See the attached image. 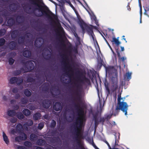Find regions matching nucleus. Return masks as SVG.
I'll return each mask as SVG.
<instances>
[{
  "label": "nucleus",
  "instance_id": "nucleus-50",
  "mask_svg": "<svg viewBox=\"0 0 149 149\" xmlns=\"http://www.w3.org/2000/svg\"><path fill=\"white\" fill-rule=\"evenodd\" d=\"M36 137V135L34 134H32L30 136V139L31 140H33Z\"/></svg>",
  "mask_w": 149,
  "mask_h": 149
},
{
  "label": "nucleus",
  "instance_id": "nucleus-1",
  "mask_svg": "<svg viewBox=\"0 0 149 149\" xmlns=\"http://www.w3.org/2000/svg\"><path fill=\"white\" fill-rule=\"evenodd\" d=\"M29 0L32 4L38 7V8H35L32 12L36 16L40 17L44 16L51 22H53L54 19H56L57 18L55 15L51 11H49V14L47 11L43 9V6L38 3L37 0Z\"/></svg>",
  "mask_w": 149,
  "mask_h": 149
},
{
  "label": "nucleus",
  "instance_id": "nucleus-46",
  "mask_svg": "<svg viewBox=\"0 0 149 149\" xmlns=\"http://www.w3.org/2000/svg\"><path fill=\"white\" fill-rule=\"evenodd\" d=\"M49 90V86L46 85H44L42 87V91L45 92Z\"/></svg>",
  "mask_w": 149,
  "mask_h": 149
},
{
  "label": "nucleus",
  "instance_id": "nucleus-17",
  "mask_svg": "<svg viewBox=\"0 0 149 149\" xmlns=\"http://www.w3.org/2000/svg\"><path fill=\"white\" fill-rule=\"evenodd\" d=\"M19 34V31L18 30H15L13 31L11 34V38L15 40Z\"/></svg>",
  "mask_w": 149,
  "mask_h": 149
},
{
  "label": "nucleus",
  "instance_id": "nucleus-19",
  "mask_svg": "<svg viewBox=\"0 0 149 149\" xmlns=\"http://www.w3.org/2000/svg\"><path fill=\"white\" fill-rule=\"evenodd\" d=\"M23 55L25 57L31 58V53L30 51L26 50L23 52Z\"/></svg>",
  "mask_w": 149,
  "mask_h": 149
},
{
  "label": "nucleus",
  "instance_id": "nucleus-49",
  "mask_svg": "<svg viewBox=\"0 0 149 149\" xmlns=\"http://www.w3.org/2000/svg\"><path fill=\"white\" fill-rule=\"evenodd\" d=\"M21 70H16L14 72L15 75H18L20 74L21 73V71L23 69L22 68H21Z\"/></svg>",
  "mask_w": 149,
  "mask_h": 149
},
{
  "label": "nucleus",
  "instance_id": "nucleus-61",
  "mask_svg": "<svg viewBox=\"0 0 149 149\" xmlns=\"http://www.w3.org/2000/svg\"><path fill=\"white\" fill-rule=\"evenodd\" d=\"M118 144L117 143H116V139L115 145L114 146V147L113 148V149H119L118 148H115V147L116 146H118Z\"/></svg>",
  "mask_w": 149,
  "mask_h": 149
},
{
  "label": "nucleus",
  "instance_id": "nucleus-63",
  "mask_svg": "<svg viewBox=\"0 0 149 149\" xmlns=\"http://www.w3.org/2000/svg\"><path fill=\"white\" fill-rule=\"evenodd\" d=\"M17 149H26V148L23 146H19L17 147Z\"/></svg>",
  "mask_w": 149,
  "mask_h": 149
},
{
  "label": "nucleus",
  "instance_id": "nucleus-48",
  "mask_svg": "<svg viewBox=\"0 0 149 149\" xmlns=\"http://www.w3.org/2000/svg\"><path fill=\"white\" fill-rule=\"evenodd\" d=\"M103 61L102 60L100 61H99L97 63V67L99 69H100L103 65Z\"/></svg>",
  "mask_w": 149,
  "mask_h": 149
},
{
  "label": "nucleus",
  "instance_id": "nucleus-34",
  "mask_svg": "<svg viewBox=\"0 0 149 149\" xmlns=\"http://www.w3.org/2000/svg\"><path fill=\"white\" fill-rule=\"evenodd\" d=\"M23 114L26 116H29L30 115L31 113L30 111L27 109H25L22 111Z\"/></svg>",
  "mask_w": 149,
  "mask_h": 149
},
{
  "label": "nucleus",
  "instance_id": "nucleus-39",
  "mask_svg": "<svg viewBox=\"0 0 149 149\" xmlns=\"http://www.w3.org/2000/svg\"><path fill=\"white\" fill-rule=\"evenodd\" d=\"M105 86L106 88V92L107 95L108 96L110 94V90L108 85H106V84H105Z\"/></svg>",
  "mask_w": 149,
  "mask_h": 149
},
{
  "label": "nucleus",
  "instance_id": "nucleus-41",
  "mask_svg": "<svg viewBox=\"0 0 149 149\" xmlns=\"http://www.w3.org/2000/svg\"><path fill=\"white\" fill-rule=\"evenodd\" d=\"M56 121L54 120H52L51 122L50 127L51 128H54L56 126Z\"/></svg>",
  "mask_w": 149,
  "mask_h": 149
},
{
  "label": "nucleus",
  "instance_id": "nucleus-43",
  "mask_svg": "<svg viewBox=\"0 0 149 149\" xmlns=\"http://www.w3.org/2000/svg\"><path fill=\"white\" fill-rule=\"evenodd\" d=\"M44 123L42 122L39 123L38 125V128L40 130H41L44 127Z\"/></svg>",
  "mask_w": 149,
  "mask_h": 149
},
{
  "label": "nucleus",
  "instance_id": "nucleus-51",
  "mask_svg": "<svg viewBox=\"0 0 149 149\" xmlns=\"http://www.w3.org/2000/svg\"><path fill=\"white\" fill-rule=\"evenodd\" d=\"M10 56L12 58H14L15 56H16V54L15 52H10L9 54Z\"/></svg>",
  "mask_w": 149,
  "mask_h": 149
},
{
  "label": "nucleus",
  "instance_id": "nucleus-26",
  "mask_svg": "<svg viewBox=\"0 0 149 149\" xmlns=\"http://www.w3.org/2000/svg\"><path fill=\"white\" fill-rule=\"evenodd\" d=\"M116 51L117 54V56L119 58V59L121 60L123 62H124L125 61L126 59V58L124 57H121L120 53L118 49H116Z\"/></svg>",
  "mask_w": 149,
  "mask_h": 149
},
{
  "label": "nucleus",
  "instance_id": "nucleus-16",
  "mask_svg": "<svg viewBox=\"0 0 149 149\" xmlns=\"http://www.w3.org/2000/svg\"><path fill=\"white\" fill-rule=\"evenodd\" d=\"M7 23L8 26L9 27H11L13 25H16L15 20L11 17H10L8 19Z\"/></svg>",
  "mask_w": 149,
  "mask_h": 149
},
{
  "label": "nucleus",
  "instance_id": "nucleus-15",
  "mask_svg": "<svg viewBox=\"0 0 149 149\" xmlns=\"http://www.w3.org/2000/svg\"><path fill=\"white\" fill-rule=\"evenodd\" d=\"M53 108L56 111L61 110L62 109L61 104L59 102H56L53 106Z\"/></svg>",
  "mask_w": 149,
  "mask_h": 149
},
{
  "label": "nucleus",
  "instance_id": "nucleus-64",
  "mask_svg": "<svg viewBox=\"0 0 149 149\" xmlns=\"http://www.w3.org/2000/svg\"><path fill=\"white\" fill-rule=\"evenodd\" d=\"M92 146H93V147L95 148V149H99L95 144L93 142V143H92Z\"/></svg>",
  "mask_w": 149,
  "mask_h": 149
},
{
  "label": "nucleus",
  "instance_id": "nucleus-57",
  "mask_svg": "<svg viewBox=\"0 0 149 149\" xmlns=\"http://www.w3.org/2000/svg\"><path fill=\"white\" fill-rule=\"evenodd\" d=\"M20 97V95L19 94H16L15 96V98L16 99H18Z\"/></svg>",
  "mask_w": 149,
  "mask_h": 149
},
{
  "label": "nucleus",
  "instance_id": "nucleus-23",
  "mask_svg": "<svg viewBox=\"0 0 149 149\" xmlns=\"http://www.w3.org/2000/svg\"><path fill=\"white\" fill-rule=\"evenodd\" d=\"M68 65H69L68 66H67L65 65V67L68 69H70V71L71 72V74H70L68 72H66L65 73V74H66V75H67L68 76V77L70 78V77H71L73 75V71L72 70V68H71V65H69V64H68Z\"/></svg>",
  "mask_w": 149,
  "mask_h": 149
},
{
  "label": "nucleus",
  "instance_id": "nucleus-11",
  "mask_svg": "<svg viewBox=\"0 0 149 149\" xmlns=\"http://www.w3.org/2000/svg\"><path fill=\"white\" fill-rule=\"evenodd\" d=\"M17 44L16 42L13 41L10 42L8 45V47L11 50H16L17 48Z\"/></svg>",
  "mask_w": 149,
  "mask_h": 149
},
{
  "label": "nucleus",
  "instance_id": "nucleus-3",
  "mask_svg": "<svg viewBox=\"0 0 149 149\" xmlns=\"http://www.w3.org/2000/svg\"><path fill=\"white\" fill-rule=\"evenodd\" d=\"M75 85L76 87V88L75 90L72 91L74 95L76 97L74 98V100H77L78 102L77 104L74 103V107L77 110L78 114L79 116L83 115L84 113L83 109L80 106V104L81 102V100L80 91V89L81 88V86L79 84L75 83Z\"/></svg>",
  "mask_w": 149,
  "mask_h": 149
},
{
  "label": "nucleus",
  "instance_id": "nucleus-58",
  "mask_svg": "<svg viewBox=\"0 0 149 149\" xmlns=\"http://www.w3.org/2000/svg\"><path fill=\"white\" fill-rule=\"evenodd\" d=\"M44 119L48 120L49 119V115L48 114H46L43 116Z\"/></svg>",
  "mask_w": 149,
  "mask_h": 149
},
{
  "label": "nucleus",
  "instance_id": "nucleus-8",
  "mask_svg": "<svg viewBox=\"0 0 149 149\" xmlns=\"http://www.w3.org/2000/svg\"><path fill=\"white\" fill-rule=\"evenodd\" d=\"M32 61L31 60H30L26 62L23 61H22V63L25 65L26 68H27L29 72L33 70L34 67V64Z\"/></svg>",
  "mask_w": 149,
  "mask_h": 149
},
{
  "label": "nucleus",
  "instance_id": "nucleus-35",
  "mask_svg": "<svg viewBox=\"0 0 149 149\" xmlns=\"http://www.w3.org/2000/svg\"><path fill=\"white\" fill-rule=\"evenodd\" d=\"M24 94L27 97H30L31 95V93L28 89L24 90Z\"/></svg>",
  "mask_w": 149,
  "mask_h": 149
},
{
  "label": "nucleus",
  "instance_id": "nucleus-28",
  "mask_svg": "<svg viewBox=\"0 0 149 149\" xmlns=\"http://www.w3.org/2000/svg\"><path fill=\"white\" fill-rule=\"evenodd\" d=\"M3 140L5 143L7 144H8L9 143V141L8 137L4 132L3 133Z\"/></svg>",
  "mask_w": 149,
  "mask_h": 149
},
{
  "label": "nucleus",
  "instance_id": "nucleus-42",
  "mask_svg": "<svg viewBox=\"0 0 149 149\" xmlns=\"http://www.w3.org/2000/svg\"><path fill=\"white\" fill-rule=\"evenodd\" d=\"M6 30L5 29H0V37L4 35L6 33Z\"/></svg>",
  "mask_w": 149,
  "mask_h": 149
},
{
  "label": "nucleus",
  "instance_id": "nucleus-29",
  "mask_svg": "<svg viewBox=\"0 0 149 149\" xmlns=\"http://www.w3.org/2000/svg\"><path fill=\"white\" fill-rule=\"evenodd\" d=\"M16 116L17 118L19 120L23 119L24 118V115L21 112L16 113Z\"/></svg>",
  "mask_w": 149,
  "mask_h": 149
},
{
  "label": "nucleus",
  "instance_id": "nucleus-45",
  "mask_svg": "<svg viewBox=\"0 0 149 149\" xmlns=\"http://www.w3.org/2000/svg\"><path fill=\"white\" fill-rule=\"evenodd\" d=\"M21 101L22 104H25L27 103L28 100L26 98L24 97H22L21 99Z\"/></svg>",
  "mask_w": 149,
  "mask_h": 149
},
{
  "label": "nucleus",
  "instance_id": "nucleus-33",
  "mask_svg": "<svg viewBox=\"0 0 149 149\" xmlns=\"http://www.w3.org/2000/svg\"><path fill=\"white\" fill-rule=\"evenodd\" d=\"M78 80H79L83 84L84 83V81H85V82L87 84H89L90 83V81L89 79L88 78L86 77H84V78L83 80H80V79L79 78H78Z\"/></svg>",
  "mask_w": 149,
  "mask_h": 149
},
{
  "label": "nucleus",
  "instance_id": "nucleus-62",
  "mask_svg": "<svg viewBox=\"0 0 149 149\" xmlns=\"http://www.w3.org/2000/svg\"><path fill=\"white\" fill-rule=\"evenodd\" d=\"M14 109L16 110H17L19 108V106L17 105H16L13 106Z\"/></svg>",
  "mask_w": 149,
  "mask_h": 149
},
{
  "label": "nucleus",
  "instance_id": "nucleus-27",
  "mask_svg": "<svg viewBox=\"0 0 149 149\" xmlns=\"http://www.w3.org/2000/svg\"><path fill=\"white\" fill-rule=\"evenodd\" d=\"M41 41L38 40V38L36 39L34 43L35 46L37 47H40L41 46Z\"/></svg>",
  "mask_w": 149,
  "mask_h": 149
},
{
  "label": "nucleus",
  "instance_id": "nucleus-55",
  "mask_svg": "<svg viewBox=\"0 0 149 149\" xmlns=\"http://www.w3.org/2000/svg\"><path fill=\"white\" fill-rule=\"evenodd\" d=\"M104 39L105 40V41L107 43V45H108V46H109V47L110 49L112 51H113L112 49L111 46H110V44L107 41V40L105 38V37H104Z\"/></svg>",
  "mask_w": 149,
  "mask_h": 149
},
{
  "label": "nucleus",
  "instance_id": "nucleus-21",
  "mask_svg": "<svg viewBox=\"0 0 149 149\" xmlns=\"http://www.w3.org/2000/svg\"><path fill=\"white\" fill-rule=\"evenodd\" d=\"M7 115L10 117H13L16 116V113L14 110H10L7 111Z\"/></svg>",
  "mask_w": 149,
  "mask_h": 149
},
{
  "label": "nucleus",
  "instance_id": "nucleus-20",
  "mask_svg": "<svg viewBox=\"0 0 149 149\" xmlns=\"http://www.w3.org/2000/svg\"><path fill=\"white\" fill-rule=\"evenodd\" d=\"M98 113L97 112L93 114V117L95 122V126L96 127L98 125L99 122L97 118Z\"/></svg>",
  "mask_w": 149,
  "mask_h": 149
},
{
  "label": "nucleus",
  "instance_id": "nucleus-36",
  "mask_svg": "<svg viewBox=\"0 0 149 149\" xmlns=\"http://www.w3.org/2000/svg\"><path fill=\"white\" fill-rule=\"evenodd\" d=\"M120 110L116 106L114 111L112 113L113 115L114 116L117 115L120 112Z\"/></svg>",
  "mask_w": 149,
  "mask_h": 149
},
{
  "label": "nucleus",
  "instance_id": "nucleus-54",
  "mask_svg": "<svg viewBox=\"0 0 149 149\" xmlns=\"http://www.w3.org/2000/svg\"><path fill=\"white\" fill-rule=\"evenodd\" d=\"M12 92L14 93H16L18 92V89L16 87L13 88L12 90Z\"/></svg>",
  "mask_w": 149,
  "mask_h": 149
},
{
  "label": "nucleus",
  "instance_id": "nucleus-7",
  "mask_svg": "<svg viewBox=\"0 0 149 149\" xmlns=\"http://www.w3.org/2000/svg\"><path fill=\"white\" fill-rule=\"evenodd\" d=\"M111 89L113 92L115 91L118 88V80L117 77H112L111 78Z\"/></svg>",
  "mask_w": 149,
  "mask_h": 149
},
{
  "label": "nucleus",
  "instance_id": "nucleus-5",
  "mask_svg": "<svg viewBox=\"0 0 149 149\" xmlns=\"http://www.w3.org/2000/svg\"><path fill=\"white\" fill-rule=\"evenodd\" d=\"M121 98L120 95H118L117 99V106L123 112L125 113V115H127V110H128V106L126 102L123 101H121Z\"/></svg>",
  "mask_w": 149,
  "mask_h": 149
},
{
  "label": "nucleus",
  "instance_id": "nucleus-37",
  "mask_svg": "<svg viewBox=\"0 0 149 149\" xmlns=\"http://www.w3.org/2000/svg\"><path fill=\"white\" fill-rule=\"evenodd\" d=\"M17 80L16 81V84L18 85H20L23 82L22 78L20 77L17 78Z\"/></svg>",
  "mask_w": 149,
  "mask_h": 149
},
{
  "label": "nucleus",
  "instance_id": "nucleus-32",
  "mask_svg": "<svg viewBox=\"0 0 149 149\" xmlns=\"http://www.w3.org/2000/svg\"><path fill=\"white\" fill-rule=\"evenodd\" d=\"M111 42H114L116 46L118 47L119 45L121 43V42H119L118 40L115 37L113 38L112 40L111 41Z\"/></svg>",
  "mask_w": 149,
  "mask_h": 149
},
{
  "label": "nucleus",
  "instance_id": "nucleus-18",
  "mask_svg": "<svg viewBox=\"0 0 149 149\" xmlns=\"http://www.w3.org/2000/svg\"><path fill=\"white\" fill-rule=\"evenodd\" d=\"M36 143L38 146H43L45 145L46 142L44 139H39L37 140Z\"/></svg>",
  "mask_w": 149,
  "mask_h": 149
},
{
  "label": "nucleus",
  "instance_id": "nucleus-56",
  "mask_svg": "<svg viewBox=\"0 0 149 149\" xmlns=\"http://www.w3.org/2000/svg\"><path fill=\"white\" fill-rule=\"evenodd\" d=\"M112 115H113V114L112 113L111 114L107 115L106 117V118L107 120L110 119L111 118Z\"/></svg>",
  "mask_w": 149,
  "mask_h": 149
},
{
  "label": "nucleus",
  "instance_id": "nucleus-52",
  "mask_svg": "<svg viewBox=\"0 0 149 149\" xmlns=\"http://www.w3.org/2000/svg\"><path fill=\"white\" fill-rule=\"evenodd\" d=\"M26 123L28 124L29 126H30L33 125V122L32 120H29Z\"/></svg>",
  "mask_w": 149,
  "mask_h": 149
},
{
  "label": "nucleus",
  "instance_id": "nucleus-25",
  "mask_svg": "<svg viewBox=\"0 0 149 149\" xmlns=\"http://www.w3.org/2000/svg\"><path fill=\"white\" fill-rule=\"evenodd\" d=\"M16 128L18 132L23 131V126L20 123L17 125L16 126Z\"/></svg>",
  "mask_w": 149,
  "mask_h": 149
},
{
  "label": "nucleus",
  "instance_id": "nucleus-2",
  "mask_svg": "<svg viewBox=\"0 0 149 149\" xmlns=\"http://www.w3.org/2000/svg\"><path fill=\"white\" fill-rule=\"evenodd\" d=\"M82 124V118L80 117L79 118H77L76 122H74L73 127L74 129V133L75 136L76 141L78 145L81 148V149H85L84 146L81 144L80 140V139L82 137V134L81 132Z\"/></svg>",
  "mask_w": 149,
  "mask_h": 149
},
{
  "label": "nucleus",
  "instance_id": "nucleus-24",
  "mask_svg": "<svg viewBox=\"0 0 149 149\" xmlns=\"http://www.w3.org/2000/svg\"><path fill=\"white\" fill-rule=\"evenodd\" d=\"M33 119L35 120H37L41 118V115L40 113L37 112L33 115Z\"/></svg>",
  "mask_w": 149,
  "mask_h": 149
},
{
  "label": "nucleus",
  "instance_id": "nucleus-47",
  "mask_svg": "<svg viewBox=\"0 0 149 149\" xmlns=\"http://www.w3.org/2000/svg\"><path fill=\"white\" fill-rule=\"evenodd\" d=\"M15 61V60L12 57L9 58L8 59L9 63L10 65H12L14 63Z\"/></svg>",
  "mask_w": 149,
  "mask_h": 149
},
{
  "label": "nucleus",
  "instance_id": "nucleus-22",
  "mask_svg": "<svg viewBox=\"0 0 149 149\" xmlns=\"http://www.w3.org/2000/svg\"><path fill=\"white\" fill-rule=\"evenodd\" d=\"M25 36L19 37L18 39V43L19 44H23L25 42Z\"/></svg>",
  "mask_w": 149,
  "mask_h": 149
},
{
  "label": "nucleus",
  "instance_id": "nucleus-6",
  "mask_svg": "<svg viewBox=\"0 0 149 149\" xmlns=\"http://www.w3.org/2000/svg\"><path fill=\"white\" fill-rule=\"evenodd\" d=\"M106 73H108L109 75H112L115 76V77L117 76V72L116 69L113 66H108L105 67Z\"/></svg>",
  "mask_w": 149,
  "mask_h": 149
},
{
  "label": "nucleus",
  "instance_id": "nucleus-30",
  "mask_svg": "<svg viewBox=\"0 0 149 149\" xmlns=\"http://www.w3.org/2000/svg\"><path fill=\"white\" fill-rule=\"evenodd\" d=\"M125 79L129 81L131 78V73L129 72L126 73L124 76Z\"/></svg>",
  "mask_w": 149,
  "mask_h": 149
},
{
  "label": "nucleus",
  "instance_id": "nucleus-10",
  "mask_svg": "<svg viewBox=\"0 0 149 149\" xmlns=\"http://www.w3.org/2000/svg\"><path fill=\"white\" fill-rule=\"evenodd\" d=\"M9 15V12L6 10L0 11V24L3 21V19L1 17L6 18Z\"/></svg>",
  "mask_w": 149,
  "mask_h": 149
},
{
  "label": "nucleus",
  "instance_id": "nucleus-40",
  "mask_svg": "<svg viewBox=\"0 0 149 149\" xmlns=\"http://www.w3.org/2000/svg\"><path fill=\"white\" fill-rule=\"evenodd\" d=\"M35 79L33 77H27L26 81L27 82H34L35 81Z\"/></svg>",
  "mask_w": 149,
  "mask_h": 149
},
{
  "label": "nucleus",
  "instance_id": "nucleus-13",
  "mask_svg": "<svg viewBox=\"0 0 149 149\" xmlns=\"http://www.w3.org/2000/svg\"><path fill=\"white\" fill-rule=\"evenodd\" d=\"M16 25H19L24 21V17L23 15H19L16 16Z\"/></svg>",
  "mask_w": 149,
  "mask_h": 149
},
{
  "label": "nucleus",
  "instance_id": "nucleus-53",
  "mask_svg": "<svg viewBox=\"0 0 149 149\" xmlns=\"http://www.w3.org/2000/svg\"><path fill=\"white\" fill-rule=\"evenodd\" d=\"M10 121L11 123H14L17 122V119L15 118H13L10 119Z\"/></svg>",
  "mask_w": 149,
  "mask_h": 149
},
{
  "label": "nucleus",
  "instance_id": "nucleus-44",
  "mask_svg": "<svg viewBox=\"0 0 149 149\" xmlns=\"http://www.w3.org/2000/svg\"><path fill=\"white\" fill-rule=\"evenodd\" d=\"M6 43V40L3 38H0V46H3Z\"/></svg>",
  "mask_w": 149,
  "mask_h": 149
},
{
  "label": "nucleus",
  "instance_id": "nucleus-31",
  "mask_svg": "<svg viewBox=\"0 0 149 149\" xmlns=\"http://www.w3.org/2000/svg\"><path fill=\"white\" fill-rule=\"evenodd\" d=\"M17 77H12L10 79L9 83L12 84L16 83V81L17 80Z\"/></svg>",
  "mask_w": 149,
  "mask_h": 149
},
{
  "label": "nucleus",
  "instance_id": "nucleus-14",
  "mask_svg": "<svg viewBox=\"0 0 149 149\" xmlns=\"http://www.w3.org/2000/svg\"><path fill=\"white\" fill-rule=\"evenodd\" d=\"M51 104V102L50 100L45 99L42 101V105L45 108H48L50 107Z\"/></svg>",
  "mask_w": 149,
  "mask_h": 149
},
{
  "label": "nucleus",
  "instance_id": "nucleus-9",
  "mask_svg": "<svg viewBox=\"0 0 149 149\" xmlns=\"http://www.w3.org/2000/svg\"><path fill=\"white\" fill-rule=\"evenodd\" d=\"M19 135L15 137L16 141L19 142L21 141H24L26 140L27 137L26 135L23 131L18 132Z\"/></svg>",
  "mask_w": 149,
  "mask_h": 149
},
{
  "label": "nucleus",
  "instance_id": "nucleus-59",
  "mask_svg": "<svg viewBox=\"0 0 149 149\" xmlns=\"http://www.w3.org/2000/svg\"><path fill=\"white\" fill-rule=\"evenodd\" d=\"M23 126L24 128L26 129H28V127L29 126L26 122L24 124Z\"/></svg>",
  "mask_w": 149,
  "mask_h": 149
},
{
  "label": "nucleus",
  "instance_id": "nucleus-60",
  "mask_svg": "<svg viewBox=\"0 0 149 149\" xmlns=\"http://www.w3.org/2000/svg\"><path fill=\"white\" fill-rule=\"evenodd\" d=\"M10 132L11 134L14 135L16 133V131L15 129H13L11 130Z\"/></svg>",
  "mask_w": 149,
  "mask_h": 149
},
{
  "label": "nucleus",
  "instance_id": "nucleus-38",
  "mask_svg": "<svg viewBox=\"0 0 149 149\" xmlns=\"http://www.w3.org/2000/svg\"><path fill=\"white\" fill-rule=\"evenodd\" d=\"M24 145L26 147L28 148H30L32 146L31 143L28 141H25L24 143Z\"/></svg>",
  "mask_w": 149,
  "mask_h": 149
},
{
  "label": "nucleus",
  "instance_id": "nucleus-12",
  "mask_svg": "<svg viewBox=\"0 0 149 149\" xmlns=\"http://www.w3.org/2000/svg\"><path fill=\"white\" fill-rule=\"evenodd\" d=\"M143 7L145 10L144 14L149 17V0L146 1L145 4Z\"/></svg>",
  "mask_w": 149,
  "mask_h": 149
},
{
  "label": "nucleus",
  "instance_id": "nucleus-4",
  "mask_svg": "<svg viewBox=\"0 0 149 149\" xmlns=\"http://www.w3.org/2000/svg\"><path fill=\"white\" fill-rule=\"evenodd\" d=\"M78 18L79 20V24L82 29L83 34H84L86 31L88 34L91 36L93 38V35H94L93 31V26L91 25L90 26H88L83 20L81 19V18L80 19L78 17Z\"/></svg>",
  "mask_w": 149,
  "mask_h": 149
}]
</instances>
